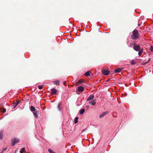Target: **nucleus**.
Here are the masks:
<instances>
[{
  "instance_id": "obj_17",
  "label": "nucleus",
  "mask_w": 153,
  "mask_h": 153,
  "mask_svg": "<svg viewBox=\"0 0 153 153\" xmlns=\"http://www.w3.org/2000/svg\"><path fill=\"white\" fill-rule=\"evenodd\" d=\"M91 72L90 71H88L86 72L84 74L86 76H90V73Z\"/></svg>"
},
{
  "instance_id": "obj_16",
  "label": "nucleus",
  "mask_w": 153,
  "mask_h": 153,
  "mask_svg": "<svg viewBox=\"0 0 153 153\" xmlns=\"http://www.w3.org/2000/svg\"><path fill=\"white\" fill-rule=\"evenodd\" d=\"M30 110L31 111H35L36 110L35 108L33 106H31L30 107Z\"/></svg>"
},
{
  "instance_id": "obj_32",
  "label": "nucleus",
  "mask_w": 153,
  "mask_h": 153,
  "mask_svg": "<svg viewBox=\"0 0 153 153\" xmlns=\"http://www.w3.org/2000/svg\"><path fill=\"white\" fill-rule=\"evenodd\" d=\"M148 63V62H147H147H144V65H146V64Z\"/></svg>"
},
{
  "instance_id": "obj_11",
  "label": "nucleus",
  "mask_w": 153,
  "mask_h": 153,
  "mask_svg": "<svg viewBox=\"0 0 153 153\" xmlns=\"http://www.w3.org/2000/svg\"><path fill=\"white\" fill-rule=\"evenodd\" d=\"M39 112L38 111L36 110L35 111H34V112H33V115L34 116V117L36 118H37L38 117V114H39Z\"/></svg>"
},
{
  "instance_id": "obj_7",
  "label": "nucleus",
  "mask_w": 153,
  "mask_h": 153,
  "mask_svg": "<svg viewBox=\"0 0 153 153\" xmlns=\"http://www.w3.org/2000/svg\"><path fill=\"white\" fill-rule=\"evenodd\" d=\"M51 93L53 95H55L56 94L57 91V90L55 88H53L51 90Z\"/></svg>"
},
{
  "instance_id": "obj_4",
  "label": "nucleus",
  "mask_w": 153,
  "mask_h": 153,
  "mask_svg": "<svg viewBox=\"0 0 153 153\" xmlns=\"http://www.w3.org/2000/svg\"><path fill=\"white\" fill-rule=\"evenodd\" d=\"M102 73L103 74L105 75H108L109 73V72L106 69H104L102 70Z\"/></svg>"
},
{
  "instance_id": "obj_9",
  "label": "nucleus",
  "mask_w": 153,
  "mask_h": 153,
  "mask_svg": "<svg viewBox=\"0 0 153 153\" xmlns=\"http://www.w3.org/2000/svg\"><path fill=\"white\" fill-rule=\"evenodd\" d=\"M96 103V100H94L91 101L89 102V104H91L92 105H94Z\"/></svg>"
},
{
  "instance_id": "obj_23",
  "label": "nucleus",
  "mask_w": 153,
  "mask_h": 153,
  "mask_svg": "<svg viewBox=\"0 0 153 153\" xmlns=\"http://www.w3.org/2000/svg\"><path fill=\"white\" fill-rule=\"evenodd\" d=\"M135 63V62L134 61H132L131 62V63L132 65H134Z\"/></svg>"
},
{
  "instance_id": "obj_1",
  "label": "nucleus",
  "mask_w": 153,
  "mask_h": 153,
  "mask_svg": "<svg viewBox=\"0 0 153 153\" xmlns=\"http://www.w3.org/2000/svg\"><path fill=\"white\" fill-rule=\"evenodd\" d=\"M139 36V34L138 31L134 30L133 31V34L131 36V38L133 39H137Z\"/></svg>"
},
{
  "instance_id": "obj_19",
  "label": "nucleus",
  "mask_w": 153,
  "mask_h": 153,
  "mask_svg": "<svg viewBox=\"0 0 153 153\" xmlns=\"http://www.w3.org/2000/svg\"><path fill=\"white\" fill-rule=\"evenodd\" d=\"M3 137V132L2 131H0V140L2 139Z\"/></svg>"
},
{
  "instance_id": "obj_34",
  "label": "nucleus",
  "mask_w": 153,
  "mask_h": 153,
  "mask_svg": "<svg viewBox=\"0 0 153 153\" xmlns=\"http://www.w3.org/2000/svg\"><path fill=\"white\" fill-rule=\"evenodd\" d=\"M0 153H3V152L1 151Z\"/></svg>"
},
{
  "instance_id": "obj_5",
  "label": "nucleus",
  "mask_w": 153,
  "mask_h": 153,
  "mask_svg": "<svg viewBox=\"0 0 153 153\" xmlns=\"http://www.w3.org/2000/svg\"><path fill=\"white\" fill-rule=\"evenodd\" d=\"M108 113V111H104L103 112L102 114H101L99 115V118H101L103 117H104V116H105V115L107 114Z\"/></svg>"
},
{
  "instance_id": "obj_21",
  "label": "nucleus",
  "mask_w": 153,
  "mask_h": 153,
  "mask_svg": "<svg viewBox=\"0 0 153 153\" xmlns=\"http://www.w3.org/2000/svg\"><path fill=\"white\" fill-rule=\"evenodd\" d=\"M78 117H76L75 119H74V123H76L78 122Z\"/></svg>"
},
{
  "instance_id": "obj_35",
  "label": "nucleus",
  "mask_w": 153,
  "mask_h": 153,
  "mask_svg": "<svg viewBox=\"0 0 153 153\" xmlns=\"http://www.w3.org/2000/svg\"><path fill=\"white\" fill-rule=\"evenodd\" d=\"M27 153H29V152H27Z\"/></svg>"
},
{
  "instance_id": "obj_12",
  "label": "nucleus",
  "mask_w": 153,
  "mask_h": 153,
  "mask_svg": "<svg viewBox=\"0 0 153 153\" xmlns=\"http://www.w3.org/2000/svg\"><path fill=\"white\" fill-rule=\"evenodd\" d=\"M84 90V88L82 86H80L78 87V91L79 92H82Z\"/></svg>"
},
{
  "instance_id": "obj_24",
  "label": "nucleus",
  "mask_w": 153,
  "mask_h": 153,
  "mask_svg": "<svg viewBox=\"0 0 153 153\" xmlns=\"http://www.w3.org/2000/svg\"><path fill=\"white\" fill-rule=\"evenodd\" d=\"M25 149L24 148L22 149V150L20 151V153H23V152L25 151Z\"/></svg>"
},
{
  "instance_id": "obj_14",
  "label": "nucleus",
  "mask_w": 153,
  "mask_h": 153,
  "mask_svg": "<svg viewBox=\"0 0 153 153\" xmlns=\"http://www.w3.org/2000/svg\"><path fill=\"white\" fill-rule=\"evenodd\" d=\"M143 48L141 49L140 50V51H138V55H139V56H140L142 54V53L143 52Z\"/></svg>"
},
{
  "instance_id": "obj_3",
  "label": "nucleus",
  "mask_w": 153,
  "mask_h": 153,
  "mask_svg": "<svg viewBox=\"0 0 153 153\" xmlns=\"http://www.w3.org/2000/svg\"><path fill=\"white\" fill-rule=\"evenodd\" d=\"M19 140L16 138H14L13 140H11V146H14L16 143H18L19 142Z\"/></svg>"
},
{
  "instance_id": "obj_20",
  "label": "nucleus",
  "mask_w": 153,
  "mask_h": 153,
  "mask_svg": "<svg viewBox=\"0 0 153 153\" xmlns=\"http://www.w3.org/2000/svg\"><path fill=\"white\" fill-rule=\"evenodd\" d=\"M48 150L50 153H56L54 152V151H52L51 149H48Z\"/></svg>"
},
{
  "instance_id": "obj_2",
  "label": "nucleus",
  "mask_w": 153,
  "mask_h": 153,
  "mask_svg": "<svg viewBox=\"0 0 153 153\" xmlns=\"http://www.w3.org/2000/svg\"><path fill=\"white\" fill-rule=\"evenodd\" d=\"M133 48L136 51H138L143 48H141L139 44H137L135 43H133Z\"/></svg>"
},
{
  "instance_id": "obj_13",
  "label": "nucleus",
  "mask_w": 153,
  "mask_h": 153,
  "mask_svg": "<svg viewBox=\"0 0 153 153\" xmlns=\"http://www.w3.org/2000/svg\"><path fill=\"white\" fill-rule=\"evenodd\" d=\"M20 103V101H17L16 102L13 104V107L14 108H15L16 106Z\"/></svg>"
},
{
  "instance_id": "obj_33",
  "label": "nucleus",
  "mask_w": 153,
  "mask_h": 153,
  "mask_svg": "<svg viewBox=\"0 0 153 153\" xmlns=\"http://www.w3.org/2000/svg\"><path fill=\"white\" fill-rule=\"evenodd\" d=\"M144 62H143L142 63V65H145L144 64Z\"/></svg>"
},
{
  "instance_id": "obj_30",
  "label": "nucleus",
  "mask_w": 153,
  "mask_h": 153,
  "mask_svg": "<svg viewBox=\"0 0 153 153\" xmlns=\"http://www.w3.org/2000/svg\"><path fill=\"white\" fill-rule=\"evenodd\" d=\"M79 83H82L83 82L82 80H79Z\"/></svg>"
},
{
  "instance_id": "obj_8",
  "label": "nucleus",
  "mask_w": 153,
  "mask_h": 153,
  "mask_svg": "<svg viewBox=\"0 0 153 153\" xmlns=\"http://www.w3.org/2000/svg\"><path fill=\"white\" fill-rule=\"evenodd\" d=\"M94 97V96L93 95H91L89 96V97L87 99V101H89L92 100Z\"/></svg>"
},
{
  "instance_id": "obj_28",
  "label": "nucleus",
  "mask_w": 153,
  "mask_h": 153,
  "mask_svg": "<svg viewBox=\"0 0 153 153\" xmlns=\"http://www.w3.org/2000/svg\"><path fill=\"white\" fill-rule=\"evenodd\" d=\"M7 149L6 148H4V149H3V150L2 151L3 152L4 151L6 150Z\"/></svg>"
},
{
  "instance_id": "obj_18",
  "label": "nucleus",
  "mask_w": 153,
  "mask_h": 153,
  "mask_svg": "<svg viewBox=\"0 0 153 153\" xmlns=\"http://www.w3.org/2000/svg\"><path fill=\"white\" fill-rule=\"evenodd\" d=\"M85 110L83 108L80 110L79 111V113L80 114H82L85 112Z\"/></svg>"
},
{
  "instance_id": "obj_22",
  "label": "nucleus",
  "mask_w": 153,
  "mask_h": 153,
  "mask_svg": "<svg viewBox=\"0 0 153 153\" xmlns=\"http://www.w3.org/2000/svg\"><path fill=\"white\" fill-rule=\"evenodd\" d=\"M43 87V85H39L38 86V88L39 89L41 90L42 89Z\"/></svg>"
},
{
  "instance_id": "obj_26",
  "label": "nucleus",
  "mask_w": 153,
  "mask_h": 153,
  "mask_svg": "<svg viewBox=\"0 0 153 153\" xmlns=\"http://www.w3.org/2000/svg\"><path fill=\"white\" fill-rule=\"evenodd\" d=\"M150 50L152 52H153V46H152L151 47Z\"/></svg>"
},
{
  "instance_id": "obj_10",
  "label": "nucleus",
  "mask_w": 153,
  "mask_h": 153,
  "mask_svg": "<svg viewBox=\"0 0 153 153\" xmlns=\"http://www.w3.org/2000/svg\"><path fill=\"white\" fill-rule=\"evenodd\" d=\"M62 105V102H59L58 103V105L57 106L58 109L59 111H61L62 109V108L61 107V105Z\"/></svg>"
},
{
  "instance_id": "obj_29",
  "label": "nucleus",
  "mask_w": 153,
  "mask_h": 153,
  "mask_svg": "<svg viewBox=\"0 0 153 153\" xmlns=\"http://www.w3.org/2000/svg\"><path fill=\"white\" fill-rule=\"evenodd\" d=\"M7 149L6 148H4V149H3V150L2 151L3 152L4 151L6 150Z\"/></svg>"
},
{
  "instance_id": "obj_27",
  "label": "nucleus",
  "mask_w": 153,
  "mask_h": 153,
  "mask_svg": "<svg viewBox=\"0 0 153 153\" xmlns=\"http://www.w3.org/2000/svg\"><path fill=\"white\" fill-rule=\"evenodd\" d=\"M6 110L5 108L3 110H2V112L4 113L6 112Z\"/></svg>"
},
{
  "instance_id": "obj_6",
  "label": "nucleus",
  "mask_w": 153,
  "mask_h": 153,
  "mask_svg": "<svg viewBox=\"0 0 153 153\" xmlns=\"http://www.w3.org/2000/svg\"><path fill=\"white\" fill-rule=\"evenodd\" d=\"M123 69V68H118L116 69L114 71L115 73H118L121 72Z\"/></svg>"
},
{
  "instance_id": "obj_25",
  "label": "nucleus",
  "mask_w": 153,
  "mask_h": 153,
  "mask_svg": "<svg viewBox=\"0 0 153 153\" xmlns=\"http://www.w3.org/2000/svg\"><path fill=\"white\" fill-rule=\"evenodd\" d=\"M133 44L130 43V45H129V46L130 47H133Z\"/></svg>"
},
{
  "instance_id": "obj_15",
  "label": "nucleus",
  "mask_w": 153,
  "mask_h": 153,
  "mask_svg": "<svg viewBox=\"0 0 153 153\" xmlns=\"http://www.w3.org/2000/svg\"><path fill=\"white\" fill-rule=\"evenodd\" d=\"M53 82L55 85H59V80L54 81Z\"/></svg>"
},
{
  "instance_id": "obj_31",
  "label": "nucleus",
  "mask_w": 153,
  "mask_h": 153,
  "mask_svg": "<svg viewBox=\"0 0 153 153\" xmlns=\"http://www.w3.org/2000/svg\"><path fill=\"white\" fill-rule=\"evenodd\" d=\"M150 59H151L150 58H149V60H148V61H147V62H149L150 61Z\"/></svg>"
}]
</instances>
